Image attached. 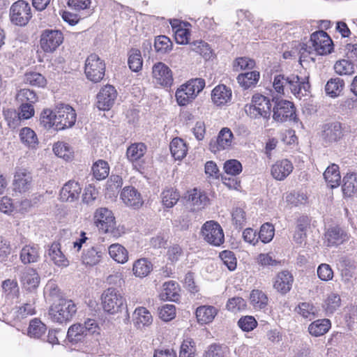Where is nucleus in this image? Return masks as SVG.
Returning <instances> with one entry per match:
<instances>
[{
  "instance_id": "obj_23",
  "label": "nucleus",
  "mask_w": 357,
  "mask_h": 357,
  "mask_svg": "<svg viewBox=\"0 0 357 357\" xmlns=\"http://www.w3.org/2000/svg\"><path fill=\"white\" fill-rule=\"evenodd\" d=\"M120 197L123 203L128 206L139 208L143 204L140 193L132 186L125 187Z\"/></svg>"
},
{
  "instance_id": "obj_36",
  "label": "nucleus",
  "mask_w": 357,
  "mask_h": 357,
  "mask_svg": "<svg viewBox=\"0 0 357 357\" xmlns=\"http://www.w3.org/2000/svg\"><path fill=\"white\" fill-rule=\"evenodd\" d=\"M20 139L21 142L29 149H35L38 144V139L35 132L28 127L20 130Z\"/></svg>"
},
{
  "instance_id": "obj_26",
  "label": "nucleus",
  "mask_w": 357,
  "mask_h": 357,
  "mask_svg": "<svg viewBox=\"0 0 357 357\" xmlns=\"http://www.w3.org/2000/svg\"><path fill=\"white\" fill-rule=\"evenodd\" d=\"M231 96V90L229 87L224 84H220L213 89L211 98L214 104L220 106L230 102Z\"/></svg>"
},
{
  "instance_id": "obj_31",
  "label": "nucleus",
  "mask_w": 357,
  "mask_h": 357,
  "mask_svg": "<svg viewBox=\"0 0 357 357\" xmlns=\"http://www.w3.org/2000/svg\"><path fill=\"white\" fill-rule=\"evenodd\" d=\"M218 310L211 305L199 306L196 310V317L199 323L202 324H209L213 321L217 315Z\"/></svg>"
},
{
  "instance_id": "obj_44",
  "label": "nucleus",
  "mask_w": 357,
  "mask_h": 357,
  "mask_svg": "<svg viewBox=\"0 0 357 357\" xmlns=\"http://www.w3.org/2000/svg\"><path fill=\"white\" fill-rule=\"evenodd\" d=\"M250 303L255 309H264L268 302L266 294L261 290L253 289L250 294Z\"/></svg>"
},
{
  "instance_id": "obj_58",
  "label": "nucleus",
  "mask_w": 357,
  "mask_h": 357,
  "mask_svg": "<svg viewBox=\"0 0 357 357\" xmlns=\"http://www.w3.org/2000/svg\"><path fill=\"white\" fill-rule=\"evenodd\" d=\"M54 119V112L48 109H44L40 114V125L47 130L52 128L56 130V121Z\"/></svg>"
},
{
  "instance_id": "obj_14",
  "label": "nucleus",
  "mask_w": 357,
  "mask_h": 357,
  "mask_svg": "<svg viewBox=\"0 0 357 357\" xmlns=\"http://www.w3.org/2000/svg\"><path fill=\"white\" fill-rule=\"evenodd\" d=\"M146 152V146L144 143L132 144L127 149L126 155L128 160L132 162L134 168L139 172L144 169V156Z\"/></svg>"
},
{
  "instance_id": "obj_6",
  "label": "nucleus",
  "mask_w": 357,
  "mask_h": 357,
  "mask_svg": "<svg viewBox=\"0 0 357 357\" xmlns=\"http://www.w3.org/2000/svg\"><path fill=\"white\" fill-rule=\"evenodd\" d=\"M271 104L270 100L261 94L252 96V102L246 106L245 112L251 118H268L271 115Z\"/></svg>"
},
{
  "instance_id": "obj_13",
  "label": "nucleus",
  "mask_w": 357,
  "mask_h": 357,
  "mask_svg": "<svg viewBox=\"0 0 357 357\" xmlns=\"http://www.w3.org/2000/svg\"><path fill=\"white\" fill-rule=\"evenodd\" d=\"M94 223L96 227L105 233L112 232L116 225L115 218L112 211L101 207L94 213Z\"/></svg>"
},
{
  "instance_id": "obj_48",
  "label": "nucleus",
  "mask_w": 357,
  "mask_h": 357,
  "mask_svg": "<svg viewBox=\"0 0 357 357\" xmlns=\"http://www.w3.org/2000/svg\"><path fill=\"white\" fill-rule=\"evenodd\" d=\"M47 327L40 320L33 319L30 321L28 334L31 337L40 338L46 332Z\"/></svg>"
},
{
  "instance_id": "obj_17",
  "label": "nucleus",
  "mask_w": 357,
  "mask_h": 357,
  "mask_svg": "<svg viewBox=\"0 0 357 357\" xmlns=\"http://www.w3.org/2000/svg\"><path fill=\"white\" fill-rule=\"evenodd\" d=\"M233 139V133L229 128H222L215 139H211L209 144L210 150L216 153L220 150H225L231 146Z\"/></svg>"
},
{
  "instance_id": "obj_30",
  "label": "nucleus",
  "mask_w": 357,
  "mask_h": 357,
  "mask_svg": "<svg viewBox=\"0 0 357 357\" xmlns=\"http://www.w3.org/2000/svg\"><path fill=\"white\" fill-rule=\"evenodd\" d=\"M48 255L51 261L56 266L65 268L69 265V261L61 252L59 243H53L48 250Z\"/></svg>"
},
{
  "instance_id": "obj_21",
  "label": "nucleus",
  "mask_w": 357,
  "mask_h": 357,
  "mask_svg": "<svg viewBox=\"0 0 357 357\" xmlns=\"http://www.w3.org/2000/svg\"><path fill=\"white\" fill-rule=\"evenodd\" d=\"M294 282V277L288 271L279 272L273 282L274 289L281 294H286L290 291Z\"/></svg>"
},
{
  "instance_id": "obj_62",
  "label": "nucleus",
  "mask_w": 357,
  "mask_h": 357,
  "mask_svg": "<svg viewBox=\"0 0 357 357\" xmlns=\"http://www.w3.org/2000/svg\"><path fill=\"white\" fill-rule=\"evenodd\" d=\"M238 326L242 331L250 332L257 326V321L252 316H243L238 321Z\"/></svg>"
},
{
  "instance_id": "obj_42",
  "label": "nucleus",
  "mask_w": 357,
  "mask_h": 357,
  "mask_svg": "<svg viewBox=\"0 0 357 357\" xmlns=\"http://www.w3.org/2000/svg\"><path fill=\"white\" fill-rule=\"evenodd\" d=\"M110 257L118 263L124 264L128 259V252L121 245L114 243L108 248Z\"/></svg>"
},
{
  "instance_id": "obj_33",
  "label": "nucleus",
  "mask_w": 357,
  "mask_h": 357,
  "mask_svg": "<svg viewBox=\"0 0 357 357\" xmlns=\"http://www.w3.org/2000/svg\"><path fill=\"white\" fill-rule=\"evenodd\" d=\"M342 182V190L344 197H350L357 193V174H347Z\"/></svg>"
},
{
  "instance_id": "obj_9",
  "label": "nucleus",
  "mask_w": 357,
  "mask_h": 357,
  "mask_svg": "<svg viewBox=\"0 0 357 357\" xmlns=\"http://www.w3.org/2000/svg\"><path fill=\"white\" fill-rule=\"evenodd\" d=\"M102 304L105 312L115 314L121 310L125 303V298L117 289L108 288L102 294Z\"/></svg>"
},
{
  "instance_id": "obj_35",
  "label": "nucleus",
  "mask_w": 357,
  "mask_h": 357,
  "mask_svg": "<svg viewBox=\"0 0 357 357\" xmlns=\"http://www.w3.org/2000/svg\"><path fill=\"white\" fill-rule=\"evenodd\" d=\"M331 321L328 319H318L311 323L308 326L309 333L314 337H319L326 333L331 328Z\"/></svg>"
},
{
  "instance_id": "obj_3",
  "label": "nucleus",
  "mask_w": 357,
  "mask_h": 357,
  "mask_svg": "<svg viewBox=\"0 0 357 357\" xmlns=\"http://www.w3.org/2000/svg\"><path fill=\"white\" fill-rule=\"evenodd\" d=\"M205 80L202 78L191 79L182 84L176 91V98L178 104L185 106L191 102L204 89Z\"/></svg>"
},
{
  "instance_id": "obj_59",
  "label": "nucleus",
  "mask_w": 357,
  "mask_h": 357,
  "mask_svg": "<svg viewBox=\"0 0 357 357\" xmlns=\"http://www.w3.org/2000/svg\"><path fill=\"white\" fill-rule=\"evenodd\" d=\"M2 289L9 298H16L19 294L17 282L14 280H6L2 283Z\"/></svg>"
},
{
  "instance_id": "obj_34",
  "label": "nucleus",
  "mask_w": 357,
  "mask_h": 357,
  "mask_svg": "<svg viewBox=\"0 0 357 357\" xmlns=\"http://www.w3.org/2000/svg\"><path fill=\"white\" fill-rule=\"evenodd\" d=\"M133 319L135 324L139 328L151 325L153 321L151 314L144 307H139L135 309Z\"/></svg>"
},
{
  "instance_id": "obj_5",
  "label": "nucleus",
  "mask_w": 357,
  "mask_h": 357,
  "mask_svg": "<svg viewBox=\"0 0 357 357\" xmlns=\"http://www.w3.org/2000/svg\"><path fill=\"white\" fill-rule=\"evenodd\" d=\"M11 22L17 26L26 25L32 17L31 7L24 0H18L13 3L9 10Z\"/></svg>"
},
{
  "instance_id": "obj_43",
  "label": "nucleus",
  "mask_w": 357,
  "mask_h": 357,
  "mask_svg": "<svg viewBox=\"0 0 357 357\" xmlns=\"http://www.w3.org/2000/svg\"><path fill=\"white\" fill-rule=\"evenodd\" d=\"M296 311L303 318L310 321L314 319L318 314V309L310 302L300 303L296 308Z\"/></svg>"
},
{
  "instance_id": "obj_10",
  "label": "nucleus",
  "mask_w": 357,
  "mask_h": 357,
  "mask_svg": "<svg viewBox=\"0 0 357 357\" xmlns=\"http://www.w3.org/2000/svg\"><path fill=\"white\" fill-rule=\"evenodd\" d=\"M56 130H62L73 127L77 119L75 109L68 105H61L54 112Z\"/></svg>"
},
{
  "instance_id": "obj_39",
  "label": "nucleus",
  "mask_w": 357,
  "mask_h": 357,
  "mask_svg": "<svg viewBox=\"0 0 357 357\" xmlns=\"http://www.w3.org/2000/svg\"><path fill=\"white\" fill-rule=\"evenodd\" d=\"M169 147L171 153L175 160H181L187 154V145L181 138H174L170 143Z\"/></svg>"
},
{
  "instance_id": "obj_18",
  "label": "nucleus",
  "mask_w": 357,
  "mask_h": 357,
  "mask_svg": "<svg viewBox=\"0 0 357 357\" xmlns=\"http://www.w3.org/2000/svg\"><path fill=\"white\" fill-rule=\"evenodd\" d=\"M13 185L15 192H26L32 185L31 174L25 169H18L14 175Z\"/></svg>"
},
{
  "instance_id": "obj_60",
  "label": "nucleus",
  "mask_w": 357,
  "mask_h": 357,
  "mask_svg": "<svg viewBox=\"0 0 357 357\" xmlns=\"http://www.w3.org/2000/svg\"><path fill=\"white\" fill-rule=\"evenodd\" d=\"M242 169L241 163L236 159L228 160L224 164V170L227 175L235 176L238 175Z\"/></svg>"
},
{
  "instance_id": "obj_51",
  "label": "nucleus",
  "mask_w": 357,
  "mask_h": 357,
  "mask_svg": "<svg viewBox=\"0 0 357 357\" xmlns=\"http://www.w3.org/2000/svg\"><path fill=\"white\" fill-rule=\"evenodd\" d=\"M341 305V298L339 294L331 293L324 301V307L327 314H333Z\"/></svg>"
},
{
  "instance_id": "obj_64",
  "label": "nucleus",
  "mask_w": 357,
  "mask_h": 357,
  "mask_svg": "<svg viewBox=\"0 0 357 357\" xmlns=\"http://www.w3.org/2000/svg\"><path fill=\"white\" fill-rule=\"evenodd\" d=\"M227 354V347L220 344H213L208 347L206 357H225Z\"/></svg>"
},
{
  "instance_id": "obj_32",
  "label": "nucleus",
  "mask_w": 357,
  "mask_h": 357,
  "mask_svg": "<svg viewBox=\"0 0 357 357\" xmlns=\"http://www.w3.org/2000/svg\"><path fill=\"white\" fill-rule=\"evenodd\" d=\"M188 200L194 207L193 210H199L204 208L207 205L209 199L204 192L194 188L188 191Z\"/></svg>"
},
{
  "instance_id": "obj_1",
  "label": "nucleus",
  "mask_w": 357,
  "mask_h": 357,
  "mask_svg": "<svg viewBox=\"0 0 357 357\" xmlns=\"http://www.w3.org/2000/svg\"><path fill=\"white\" fill-rule=\"evenodd\" d=\"M310 45L299 43V54L301 59L306 57L307 54L314 51L317 54L324 55L330 54L333 50V41L329 36L324 31L313 33L309 41Z\"/></svg>"
},
{
  "instance_id": "obj_40",
  "label": "nucleus",
  "mask_w": 357,
  "mask_h": 357,
  "mask_svg": "<svg viewBox=\"0 0 357 357\" xmlns=\"http://www.w3.org/2000/svg\"><path fill=\"white\" fill-rule=\"evenodd\" d=\"M180 288L178 284L175 281H168L163 284V293L162 297L172 301H177L179 299Z\"/></svg>"
},
{
  "instance_id": "obj_45",
  "label": "nucleus",
  "mask_w": 357,
  "mask_h": 357,
  "mask_svg": "<svg viewBox=\"0 0 357 357\" xmlns=\"http://www.w3.org/2000/svg\"><path fill=\"white\" fill-rule=\"evenodd\" d=\"M357 65L344 59L336 61L334 65L335 72L339 75H351L355 72Z\"/></svg>"
},
{
  "instance_id": "obj_29",
  "label": "nucleus",
  "mask_w": 357,
  "mask_h": 357,
  "mask_svg": "<svg viewBox=\"0 0 357 357\" xmlns=\"http://www.w3.org/2000/svg\"><path fill=\"white\" fill-rule=\"evenodd\" d=\"M20 258L24 264L37 262L40 259V247L37 244H29L21 250Z\"/></svg>"
},
{
  "instance_id": "obj_8",
  "label": "nucleus",
  "mask_w": 357,
  "mask_h": 357,
  "mask_svg": "<svg viewBox=\"0 0 357 357\" xmlns=\"http://www.w3.org/2000/svg\"><path fill=\"white\" fill-rule=\"evenodd\" d=\"M272 101L275 102V106L273 109V118L275 121L285 122L296 120V109L291 102L285 100H279L277 96H273Z\"/></svg>"
},
{
  "instance_id": "obj_55",
  "label": "nucleus",
  "mask_w": 357,
  "mask_h": 357,
  "mask_svg": "<svg viewBox=\"0 0 357 357\" xmlns=\"http://www.w3.org/2000/svg\"><path fill=\"white\" fill-rule=\"evenodd\" d=\"M288 79L284 75H277L274 77L273 87L278 96H283L287 90Z\"/></svg>"
},
{
  "instance_id": "obj_12",
  "label": "nucleus",
  "mask_w": 357,
  "mask_h": 357,
  "mask_svg": "<svg viewBox=\"0 0 357 357\" xmlns=\"http://www.w3.org/2000/svg\"><path fill=\"white\" fill-rule=\"evenodd\" d=\"M204 239L211 245L220 246L225 241V236L221 226L216 222L207 221L202 227Z\"/></svg>"
},
{
  "instance_id": "obj_52",
  "label": "nucleus",
  "mask_w": 357,
  "mask_h": 357,
  "mask_svg": "<svg viewBox=\"0 0 357 357\" xmlns=\"http://www.w3.org/2000/svg\"><path fill=\"white\" fill-rule=\"evenodd\" d=\"M3 116L10 128L15 129L21 125L22 119L16 110L12 109L4 110Z\"/></svg>"
},
{
  "instance_id": "obj_61",
  "label": "nucleus",
  "mask_w": 357,
  "mask_h": 357,
  "mask_svg": "<svg viewBox=\"0 0 357 357\" xmlns=\"http://www.w3.org/2000/svg\"><path fill=\"white\" fill-rule=\"evenodd\" d=\"M195 343L191 338L184 340L181 346L179 357H194Z\"/></svg>"
},
{
  "instance_id": "obj_54",
  "label": "nucleus",
  "mask_w": 357,
  "mask_h": 357,
  "mask_svg": "<svg viewBox=\"0 0 357 357\" xmlns=\"http://www.w3.org/2000/svg\"><path fill=\"white\" fill-rule=\"evenodd\" d=\"M180 195L172 188L167 189L162 192V202L167 208L174 206L179 199Z\"/></svg>"
},
{
  "instance_id": "obj_56",
  "label": "nucleus",
  "mask_w": 357,
  "mask_h": 357,
  "mask_svg": "<svg viewBox=\"0 0 357 357\" xmlns=\"http://www.w3.org/2000/svg\"><path fill=\"white\" fill-rule=\"evenodd\" d=\"M275 229L272 224L266 222L261 225L258 234L259 238L264 243H269L273 238Z\"/></svg>"
},
{
  "instance_id": "obj_47",
  "label": "nucleus",
  "mask_w": 357,
  "mask_h": 357,
  "mask_svg": "<svg viewBox=\"0 0 357 357\" xmlns=\"http://www.w3.org/2000/svg\"><path fill=\"white\" fill-rule=\"evenodd\" d=\"M128 63L130 69L133 72H139L143 65L141 52L137 49H132L128 54Z\"/></svg>"
},
{
  "instance_id": "obj_19",
  "label": "nucleus",
  "mask_w": 357,
  "mask_h": 357,
  "mask_svg": "<svg viewBox=\"0 0 357 357\" xmlns=\"http://www.w3.org/2000/svg\"><path fill=\"white\" fill-rule=\"evenodd\" d=\"M153 76L158 84L163 86H169L173 83L172 73L170 68L162 62L155 63L153 67Z\"/></svg>"
},
{
  "instance_id": "obj_49",
  "label": "nucleus",
  "mask_w": 357,
  "mask_h": 357,
  "mask_svg": "<svg viewBox=\"0 0 357 357\" xmlns=\"http://www.w3.org/2000/svg\"><path fill=\"white\" fill-rule=\"evenodd\" d=\"M154 47L157 53L165 54L172 49V43L166 36H158L155 38Z\"/></svg>"
},
{
  "instance_id": "obj_50",
  "label": "nucleus",
  "mask_w": 357,
  "mask_h": 357,
  "mask_svg": "<svg viewBox=\"0 0 357 357\" xmlns=\"http://www.w3.org/2000/svg\"><path fill=\"white\" fill-rule=\"evenodd\" d=\"M93 176L97 180H103L107 178L109 172V167L107 162L99 160L92 167Z\"/></svg>"
},
{
  "instance_id": "obj_2",
  "label": "nucleus",
  "mask_w": 357,
  "mask_h": 357,
  "mask_svg": "<svg viewBox=\"0 0 357 357\" xmlns=\"http://www.w3.org/2000/svg\"><path fill=\"white\" fill-rule=\"evenodd\" d=\"M77 310V306L72 300L61 298L51 305L49 314L54 322L62 324L70 321Z\"/></svg>"
},
{
  "instance_id": "obj_25",
  "label": "nucleus",
  "mask_w": 357,
  "mask_h": 357,
  "mask_svg": "<svg viewBox=\"0 0 357 357\" xmlns=\"http://www.w3.org/2000/svg\"><path fill=\"white\" fill-rule=\"evenodd\" d=\"M20 280L26 291H32L38 287L40 278L36 270L28 268L22 272Z\"/></svg>"
},
{
  "instance_id": "obj_15",
  "label": "nucleus",
  "mask_w": 357,
  "mask_h": 357,
  "mask_svg": "<svg viewBox=\"0 0 357 357\" xmlns=\"http://www.w3.org/2000/svg\"><path fill=\"white\" fill-rule=\"evenodd\" d=\"M116 96V91L113 86H105L97 94V107L100 110H109L114 104Z\"/></svg>"
},
{
  "instance_id": "obj_28",
  "label": "nucleus",
  "mask_w": 357,
  "mask_h": 357,
  "mask_svg": "<svg viewBox=\"0 0 357 357\" xmlns=\"http://www.w3.org/2000/svg\"><path fill=\"white\" fill-rule=\"evenodd\" d=\"M342 137V128L341 123L334 122L324 126L322 137L326 142L331 143L337 142Z\"/></svg>"
},
{
  "instance_id": "obj_24",
  "label": "nucleus",
  "mask_w": 357,
  "mask_h": 357,
  "mask_svg": "<svg viewBox=\"0 0 357 357\" xmlns=\"http://www.w3.org/2000/svg\"><path fill=\"white\" fill-rule=\"evenodd\" d=\"M82 191L79 183L75 181H68L60 191V199L63 202H73L77 199Z\"/></svg>"
},
{
  "instance_id": "obj_38",
  "label": "nucleus",
  "mask_w": 357,
  "mask_h": 357,
  "mask_svg": "<svg viewBox=\"0 0 357 357\" xmlns=\"http://www.w3.org/2000/svg\"><path fill=\"white\" fill-rule=\"evenodd\" d=\"M324 177L331 188L337 187L341 179L338 165L332 164L328 167L324 173Z\"/></svg>"
},
{
  "instance_id": "obj_46",
  "label": "nucleus",
  "mask_w": 357,
  "mask_h": 357,
  "mask_svg": "<svg viewBox=\"0 0 357 357\" xmlns=\"http://www.w3.org/2000/svg\"><path fill=\"white\" fill-rule=\"evenodd\" d=\"M152 270V264L146 259L137 260L132 267L134 274L137 277L143 278L149 275Z\"/></svg>"
},
{
  "instance_id": "obj_53",
  "label": "nucleus",
  "mask_w": 357,
  "mask_h": 357,
  "mask_svg": "<svg viewBox=\"0 0 357 357\" xmlns=\"http://www.w3.org/2000/svg\"><path fill=\"white\" fill-rule=\"evenodd\" d=\"M53 151L59 158L69 160L73 157V152L70 146L64 142H57L53 146Z\"/></svg>"
},
{
  "instance_id": "obj_16",
  "label": "nucleus",
  "mask_w": 357,
  "mask_h": 357,
  "mask_svg": "<svg viewBox=\"0 0 357 357\" xmlns=\"http://www.w3.org/2000/svg\"><path fill=\"white\" fill-rule=\"evenodd\" d=\"M349 238V235L338 226L328 228L324 234V242L328 247L338 246Z\"/></svg>"
},
{
  "instance_id": "obj_37",
  "label": "nucleus",
  "mask_w": 357,
  "mask_h": 357,
  "mask_svg": "<svg viewBox=\"0 0 357 357\" xmlns=\"http://www.w3.org/2000/svg\"><path fill=\"white\" fill-rule=\"evenodd\" d=\"M344 88V81L340 77L331 78L325 86L326 94L331 98L340 95Z\"/></svg>"
},
{
  "instance_id": "obj_20",
  "label": "nucleus",
  "mask_w": 357,
  "mask_h": 357,
  "mask_svg": "<svg viewBox=\"0 0 357 357\" xmlns=\"http://www.w3.org/2000/svg\"><path fill=\"white\" fill-rule=\"evenodd\" d=\"M105 251V249L102 245L91 246L84 249L81 257L82 261L86 266H95L101 261Z\"/></svg>"
},
{
  "instance_id": "obj_27",
  "label": "nucleus",
  "mask_w": 357,
  "mask_h": 357,
  "mask_svg": "<svg viewBox=\"0 0 357 357\" xmlns=\"http://www.w3.org/2000/svg\"><path fill=\"white\" fill-rule=\"evenodd\" d=\"M292 163L285 159L278 161L272 166L271 174L278 181L284 180L293 170Z\"/></svg>"
},
{
  "instance_id": "obj_57",
  "label": "nucleus",
  "mask_w": 357,
  "mask_h": 357,
  "mask_svg": "<svg viewBox=\"0 0 357 357\" xmlns=\"http://www.w3.org/2000/svg\"><path fill=\"white\" fill-rule=\"evenodd\" d=\"M24 81L26 84L38 87H43L46 84V79L44 76L36 72L26 73Z\"/></svg>"
},
{
  "instance_id": "obj_11",
  "label": "nucleus",
  "mask_w": 357,
  "mask_h": 357,
  "mask_svg": "<svg viewBox=\"0 0 357 357\" xmlns=\"http://www.w3.org/2000/svg\"><path fill=\"white\" fill-rule=\"evenodd\" d=\"M63 35L56 29H45L40 36V45L46 53L54 52L63 43Z\"/></svg>"
},
{
  "instance_id": "obj_41",
  "label": "nucleus",
  "mask_w": 357,
  "mask_h": 357,
  "mask_svg": "<svg viewBox=\"0 0 357 357\" xmlns=\"http://www.w3.org/2000/svg\"><path fill=\"white\" fill-rule=\"evenodd\" d=\"M259 79V73L256 70L242 73L237 77L238 83L245 89L255 86Z\"/></svg>"
},
{
  "instance_id": "obj_22",
  "label": "nucleus",
  "mask_w": 357,
  "mask_h": 357,
  "mask_svg": "<svg viewBox=\"0 0 357 357\" xmlns=\"http://www.w3.org/2000/svg\"><path fill=\"white\" fill-rule=\"evenodd\" d=\"M287 89H289L296 97L301 98L309 91L310 85L307 81H301L300 77L296 75H291L287 77Z\"/></svg>"
},
{
  "instance_id": "obj_4",
  "label": "nucleus",
  "mask_w": 357,
  "mask_h": 357,
  "mask_svg": "<svg viewBox=\"0 0 357 357\" xmlns=\"http://www.w3.org/2000/svg\"><path fill=\"white\" fill-rule=\"evenodd\" d=\"M100 326L95 319H88L84 324L72 325L68 331L67 337L70 342L77 343L89 335L100 333Z\"/></svg>"
},
{
  "instance_id": "obj_7",
  "label": "nucleus",
  "mask_w": 357,
  "mask_h": 357,
  "mask_svg": "<svg viewBox=\"0 0 357 357\" xmlns=\"http://www.w3.org/2000/svg\"><path fill=\"white\" fill-rule=\"evenodd\" d=\"M84 73L88 79L97 83L100 82L105 73V63L97 54H90L85 62Z\"/></svg>"
},
{
  "instance_id": "obj_63",
  "label": "nucleus",
  "mask_w": 357,
  "mask_h": 357,
  "mask_svg": "<svg viewBox=\"0 0 357 357\" xmlns=\"http://www.w3.org/2000/svg\"><path fill=\"white\" fill-rule=\"evenodd\" d=\"M227 309L233 312H239L246 308V301L241 297H233L227 303Z\"/></svg>"
}]
</instances>
